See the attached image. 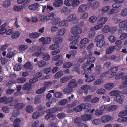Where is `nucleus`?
<instances>
[{
    "mask_svg": "<svg viewBox=\"0 0 127 127\" xmlns=\"http://www.w3.org/2000/svg\"><path fill=\"white\" fill-rule=\"evenodd\" d=\"M66 20L69 22H72L75 24L78 22L79 19L76 14H70L67 17Z\"/></svg>",
    "mask_w": 127,
    "mask_h": 127,
    "instance_id": "1",
    "label": "nucleus"
},
{
    "mask_svg": "<svg viewBox=\"0 0 127 127\" xmlns=\"http://www.w3.org/2000/svg\"><path fill=\"white\" fill-rule=\"evenodd\" d=\"M71 32L72 33L75 34H79L82 32V30L81 28L78 26L72 27L71 30Z\"/></svg>",
    "mask_w": 127,
    "mask_h": 127,
    "instance_id": "2",
    "label": "nucleus"
},
{
    "mask_svg": "<svg viewBox=\"0 0 127 127\" xmlns=\"http://www.w3.org/2000/svg\"><path fill=\"white\" fill-rule=\"evenodd\" d=\"M125 96L122 95H120L115 96L113 99L114 101L118 103L122 104L124 101Z\"/></svg>",
    "mask_w": 127,
    "mask_h": 127,
    "instance_id": "3",
    "label": "nucleus"
},
{
    "mask_svg": "<svg viewBox=\"0 0 127 127\" xmlns=\"http://www.w3.org/2000/svg\"><path fill=\"white\" fill-rule=\"evenodd\" d=\"M52 38L50 37H47L45 38L42 37L38 39V41L40 42H42L43 45L48 44H50L51 42Z\"/></svg>",
    "mask_w": 127,
    "mask_h": 127,
    "instance_id": "4",
    "label": "nucleus"
},
{
    "mask_svg": "<svg viewBox=\"0 0 127 127\" xmlns=\"http://www.w3.org/2000/svg\"><path fill=\"white\" fill-rule=\"evenodd\" d=\"M14 98L13 97H10L8 98L7 100V103L9 104L10 106H14L15 107V106L16 103L19 102L18 100L17 99H14Z\"/></svg>",
    "mask_w": 127,
    "mask_h": 127,
    "instance_id": "5",
    "label": "nucleus"
},
{
    "mask_svg": "<svg viewBox=\"0 0 127 127\" xmlns=\"http://www.w3.org/2000/svg\"><path fill=\"white\" fill-rule=\"evenodd\" d=\"M121 46H109L106 49V54L108 55L110 54L114 51L115 48H118V49L121 48Z\"/></svg>",
    "mask_w": 127,
    "mask_h": 127,
    "instance_id": "6",
    "label": "nucleus"
},
{
    "mask_svg": "<svg viewBox=\"0 0 127 127\" xmlns=\"http://www.w3.org/2000/svg\"><path fill=\"white\" fill-rule=\"evenodd\" d=\"M125 73L122 72L116 75L115 79L116 80H119L122 79L123 80L127 79V75H125Z\"/></svg>",
    "mask_w": 127,
    "mask_h": 127,
    "instance_id": "7",
    "label": "nucleus"
},
{
    "mask_svg": "<svg viewBox=\"0 0 127 127\" xmlns=\"http://www.w3.org/2000/svg\"><path fill=\"white\" fill-rule=\"evenodd\" d=\"M113 119V118L111 116L109 115H105L101 117V120L102 123H105L109 122Z\"/></svg>",
    "mask_w": 127,
    "mask_h": 127,
    "instance_id": "8",
    "label": "nucleus"
},
{
    "mask_svg": "<svg viewBox=\"0 0 127 127\" xmlns=\"http://www.w3.org/2000/svg\"><path fill=\"white\" fill-rule=\"evenodd\" d=\"M87 8V5L85 4H82L80 5L78 9V13H81L85 12Z\"/></svg>",
    "mask_w": 127,
    "mask_h": 127,
    "instance_id": "9",
    "label": "nucleus"
},
{
    "mask_svg": "<svg viewBox=\"0 0 127 127\" xmlns=\"http://www.w3.org/2000/svg\"><path fill=\"white\" fill-rule=\"evenodd\" d=\"M92 118V116L90 114H84L82 115L81 118L82 121H86L91 120Z\"/></svg>",
    "mask_w": 127,
    "mask_h": 127,
    "instance_id": "10",
    "label": "nucleus"
},
{
    "mask_svg": "<svg viewBox=\"0 0 127 127\" xmlns=\"http://www.w3.org/2000/svg\"><path fill=\"white\" fill-rule=\"evenodd\" d=\"M77 86V83L76 80L75 79H72L70 80L68 84V86L70 88H74Z\"/></svg>",
    "mask_w": 127,
    "mask_h": 127,
    "instance_id": "11",
    "label": "nucleus"
},
{
    "mask_svg": "<svg viewBox=\"0 0 127 127\" xmlns=\"http://www.w3.org/2000/svg\"><path fill=\"white\" fill-rule=\"evenodd\" d=\"M79 38V36L76 35L70 37L69 39L70 41H72L71 43H74V45H75L78 41V39Z\"/></svg>",
    "mask_w": 127,
    "mask_h": 127,
    "instance_id": "12",
    "label": "nucleus"
},
{
    "mask_svg": "<svg viewBox=\"0 0 127 127\" xmlns=\"http://www.w3.org/2000/svg\"><path fill=\"white\" fill-rule=\"evenodd\" d=\"M107 20V19L106 17H102L98 20L97 23V24L103 26L102 25L106 23Z\"/></svg>",
    "mask_w": 127,
    "mask_h": 127,
    "instance_id": "13",
    "label": "nucleus"
},
{
    "mask_svg": "<svg viewBox=\"0 0 127 127\" xmlns=\"http://www.w3.org/2000/svg\"><path fill=\"white\" fill-rule=\"evenodd\" d=\"M94 66V64H91L88 68L82 70L81 72V74L82 75H84L86 73L88 74L91 73L92 71L91 68Z\"/></svg>",
    "mask_w": 127,
    "mask_h": 127,
    "instance_id": "14",
    "label": "nucleus"
},
{
    "mask_svg": "<svg viewBox=\"0 0 127 127\" xmlns=\"http://www.w3.org/2000/svg\"><path fill=\"white\" fill-rule=\"evenodd\" d=\"M72 78V77L71 76L63 77L60 79V83H64L67 82L69 79Z\"/></svg>",
    "mask_w": 127,
    "mask_h": 127,
    "instance_id": "15",
    "label": "nucleus"
},
{
    "mask_svg": "<svg viewBox=\"0 0 127 127\" xmlns=\"http://www.w3.org/2000/svg\"><path fill=\"white\" fill-rule=\"evenodd\" d=\"M7 24L5 23L0 26V34L1 35L4 34L7 30L5 28Z\"/></svg>",
    "mask_w": 127,
    "mask_h": 127,
    "instance_id": "16",
    "label": "nucleus"
},
{
    "mask_svg": "<svg viewBox=\"0 0 127 127\" xmlns=\"http://www.w3.org/2000/svg\"><path fill=\"white\" fill-rule=\"evenodd\" d=\"M118 25L120 28L123 30L127 25V21L125 20L122 21L119 23Z\"/></svg>",
    "mask_w": 127,
    "mask_h": 127,
    "instance_id": "17",
    "label": "nucleus"
},
{
    "mask_svg": "<svg viewBox=\"0 0 127 127\" xmlns=\"http://www.w3.org/2000/svg\"><path fill=\"white\" fill-rule=\"evenodd\" d=\"M63 4V1L61 0H58L55 1L53 3V6L55 7H59Z\"/></svg>",
    "mask_w": 127,
    "mask_h": 127,
    "instance_id": "18",
    "label": "nucleus"
},
{
    "mask_svg": "<svg viewBox=\"0 0 127 127\" xmlns=\"http://www.w3.org/2000/svg\"><path fill=\"white\" fill-rule=\"evenodd\" d=\"M39 4L38 3H35L29 6V9L31 10H35L38 7Z\"/></svg>",
    "mask_w": 127,
    "mask_h": 127,
    "instance_id": "19",
    "label": "nucleus"
},
{
    "mask_svg": "<svg viewBox=\"0 0 127 127\" xmlns=\"http://www.w3.org/2000/svg\"><path fill=\"white\" fill-rule=\"evenodd\" d=\"M104 36L102 34H99L96 36L95 38L94 41L95 42H98L103 40Z\"/></svg>",
    "mask_w": 127,
    "mask_h": 127,
    "instance_id": "20",
    "label": "nucleus"
},
{
    "mask_svg": "<svg viewBox=\"0 0 127 127\" xmlns=\"http://www.w3.org/2000/svg\"><path fill=\"white\" fill-rule=\"evenodd\" d=\"M127 87V79L123 80L119 86V88L120 89H123Z\"/></svg>",
    "mask_w": 127,
    "mask_h": 127,
    "instance_id": "21",
    "label": "nucleus"
},
{
    "mask_svg": "<svg viewBox=\"0 0 127 127\" xmlns=\"http://www.w3.org/2000/svg\"><path fill=\"white\" fill-rule=\"evenodd\" d=\"M66 32V30L64 28L59 29L57 32V35L59 36H61L64 35Z\"/></svg>",
    "mask_w": 127,
    "mask_h": 127,
    "instance_id": "22",
    "label": "nucleus"
},
{
    "mask_svg": "<svg viewBox=\"0 0 127 127\" xmlns=\"http://www.w3.org/2000/svg\"><path fill=\"white\" fill-rule=\"evenodd\" d=\"M121 92L120 91L118 90H114L111 91L109 93V95L111 96H115L116 95L121 94Z\"/></svg>",
    "mask_w": 127,
    "mask_h": 127,
    "instance_id": "23",
    "label": "nucleus"
},
{
    "mask_svg": "<svg viewBox=\"0 0 127 127\" xmlns=\"http://www.w3.org/2000/svg\"><path fill=\"white\" fill-rule=\"evenodd\" d=\"M46 63L44 61L40 60L36 64V65L40 68L44 67L46 65Z\"/></svg>",
    "mask_w": 127,
    "mask_h": 127,
    "instance_id": "24",
    "label": "nucleus"
},
{
    "mask_svg": "<svg viewBox=\"0 0 127 127\" xmlns=\"http://www.w3.org/2000/svg\"><path fill=\"white\" fill-rule=\"evenodd\" d=\"M100 6V2L98 1L94 2L91 6V8L92 10L96 9Z\"/></svg>",
    "mask_w": 127,
    "mask_h": 127,
    "instance_id": "25",
    "label": "nucleus"
},
{
    "mask_svg": "<svg viewBox=\"0 0 127 127\" xmlns=\"http://www.w3.org/2000/svg\"><path fill=\"white\" fill-rule=\"evenodd\" d=\"M114 86V84L113 83H108L105 85L104 88L108 90H110L113 88Z\"/></svg>",
    "mask_w": 127,
    "mask_h": 127,
    "instance_id": "26",
    "label": "nucleus"
},
{
    "mask_svg": "<svg viewBox=\"0 0 127 127\" xmlns=\"http://www.w3.org/2000/svg\"><path fill=\"white\" fill-rule=\"evenodd\" d=\"M67 21V20H64L61 22L60 21L59 23L58 26L60 27L62 26L67 27L68 25V23Z\"/></svg>",
    "mask_w": 127,
    "mask_h": 127,
    "instance_id": "27",
    "label": "nucleus"
},
{
    "mask_svg": "<svg viewBox=\"0 0 127 127\" xmlns=\"http://www.w3.org/2000/svg\"><path fill=\"white\" fill-rule=\"evenodd\" d=\"M41 35V34L38 32H34L30 33L29 34V37L31 38L35 39Z\"/></svg>",
    "mask_w": 127,
    "mask_h": 127,
    "instance_id": "28",
    "label": "nucleus"
},
{
    "mask_svg": "<svg viewBox=\"0 0 127 127\" xmlns=\"http://www.w3.org/2000/svg\"><path fill=\"white\" fill-rule=\"evenodd\" d=\"M61 21L60 18L59 17H54L52 20L51 22L53 25H56L59 24Z\"/></svg>",
    "mask_w": 127,
    "mask_h": 127,
    "instance_id": "29",
    "label": "nucleus"
},
{
    "mask_svg": "<svg viewBox=\"0 0 127 127\" xmlns=\"http://www.w3.org/2000/svg\"><path fill=\"white\" fill-rule=\"evenodd\" d=\"M96 43V46L97 47L101 48L105 46L106 44L105 41L103 40L97 42Z\"/></svg>",
    "mask_w": 127,
    "mask_h": 127,
    "instance_id": "30",
    "label": "nucleus"
},
{
    "mask_svg": "<svg viewBox=\"0 0 127 127\" xmlns=\"http://www.w3.org/2000/svg\"><path fill=\"white\" fill-rule=\"evenodd\" d=\"M61 109L60 108L58 109L56 108H52L50 109L47 110L46 111V113L53 114V113H55L58 110H61Z\"/></svg>",
    "mask_w": 127,
    "mask_h": 127,
    "instance_id": "31",
    "label": "nucleus"
},
{
    "mask_svg": "<svg viewBox=\"0 0 127 127\" xmlns=\"http://www.w3.org/2000/svg\"><path fill=\"white\" fill-rule=\"evenodd\" d=\"M92 123L94 125H98L100 124V119L98 118H95L93 119L91 121Z\"/></svg>",
    "mask_w": 127,
    "mask_h": 127,
    "instance_id": "32",
    "label": "nucleus"
},
{
    "mask_svg": "<svg viewBox=\"0 0 127 127\" xmlns=\"http://www.w3.org/2000/svg\"><path fill=\"white\" fill-rule=\"evenodd\" d=\"M64 74L63 71L62 70L60 71L57 72L54 75V77L56 79H58L62 76Z\"/></svg>",
    "mask_w": 127,
    "mask_h": 127,
    "instance_id": "33",
    "label": "nucleus"
},
{
    "mask_svg": "<svg viewBox=\"0 0 127 127\" xmlns=\"http://www.w3.org/2000/svg\"><path fill=\"white\" fill-rule=\"evenodd\" d=\"M11 3L10 1L6 0L2 3V6L4 8H8L10 6Z\"/></svg>",
    "mask_w": 127,
    "mask_h": 127,
    "instance_id": "34",
    "label": "nucleus"
},
{
    "mask_svg": "<svg viewBox=\"0 0 127 127\" xmlns=\"http://www.w3.org/2000/svg\"><path fill=\"white\" fill-rule=\"evenodd\" d=\"M121 6L120 4L115 2L113 3L112 5V7L114 9L118 12L120 10L119 8Z\"/></svg>",
    "mask_w": 127,
    "mask_h": 127,
    "instance_id": "35",
    "label": "nucleus"
},
{
    "mask_svg": "<svg viewBox=\"0 0 127 127\" xmlns=\"http://www.w3.org/2000/svg\"><path fill=\"white\" fill-rule=\"evenodd\" d=\"M103 27V26L97 24L95 26L91 27L90 29V31H94L95 30H98L102 28Z\"/></svg>",
    "mask_w": 127,
    "mask_h": 127,
    "instance_id": "36",
    "label": "nucleus"
},
{
    "mask_svg": "<svg viewBox=\"0 0 127 127\" xmlns=\"http://www.w3.org/2000/svg\"><path fill=\"white\" fill-rule=\"evenodd\" d=\"M97 17L95 15H93L90 17L89 20L90 23H95L97 20Z\"/></svg>",
    "mask_w": 127,
    "mask_h": 127,
    "instance_id": "37",
    "label": "nucleus"
},
{
    "mask_svg": "<svg viewBox=\"0 0 127 127\" xmlns=\"http://www.w3.org/2000/svg\"><path fill=\"white\" fill-rule=\"evenodd\" d=\"M72 65V63L70 62H66L63 64V67L64 68H69Z\"/></svg>",
    "mask_w": 127,
    "mask_h": 127,
    "instance_id": "38",
    "label": "nucleus"
},
{
    "mask_svg": "<svg viewBox=\"0 0 127 127\" xmlns=\"http://www.w3.org/2000/svg\"><path fill=\"white\" fill-rule=\"evenodd\" d=\"M47 114L46 115L45 118L46 120H48L51 118H53V119H55L56 117V116L53 114L46 113Z\"/></svg>",
    "mask_w": 127,
    "mask_h": 127,
    "instance_id": "39",
    "label": "nucleus"
},
{
    "mask_svg": "<svg viewBox=\"0 0 127 127\" xmlns=\"http://www.w3.org/2000/svg\"><path fill=\"white\" fill-rule=\"evenodd\" d=\"M104 83L103 80L101 79H98L95 81L94 84L95 85H100Z\"/></svg>",
    "mask_w": 127,
    "mask_h": 127,
    "instance_id": "40",
    "label": "nucleus"
},
{
    "mask_svg": "<svg viewBox=\"0 0 127 127\" xmlns=\"http://www.w3.org/2000/svg\"><path fill=\"white\" fill-rule=\"evenodd\" d=\"M110 30L109 27L107 25H106L102 29V32L107 33L110 31Z\"/></svg>",
    "mask_w": 127,
    "mask_h": 127,
    "instance_id": "41",
    "label": "nucleus"
},
{
    "mask_svg": "<svg viewBox=\"0 0 127 127\" xmlns=\"http://www.w3.org/2000/svg\"><path fill=\"white\" fill-rule=\"evenodd\" d=\"M53 40L56 43V44H57L61 43L63 39L61 37H56L53 38Z\"/></svg>",
    "mask_w": 127,
    "mask_h": 127,
    "instance_id": "42",
    "label": "nucleus"
},
{
    "mask_svg": "<svg viewBox=\"0 0 127 127\" xmlns=\"http://www.w3.org/2000/svg\"><path fill=\"white\" fill-rule=\"evenodd\" d=\"M120 15L123 17H124L127 16V8L123 9L121 11L120 14Z\"/></svg>",
    "mask_w": 127,
    "mask_h": 127,
    "instance_id": "43",
    "label": "nucleus"
},
{
    "mask_svg": "<svg viewBox=\"0 0 127 127\" xmlns=\"http://www.w3.org/2000/svg\"><path fill=\"white\" fill-rule=\"evenodd\" d=\"M22 67V65L21 64H17L14 66V69L16 71H18L21 69Z\"/></svg>",
    "mask_w": 127,
    "mask_h": 127,
    "instance_id": "44",
    "label": "nucleus"
},
{
    "mask_svg": "<svg viewBox=\"0 0 127 127\" xmlns=\"http://www.w3.org/2000/svg\"><path fill=\"white\" fill-rule=\"evenodd\" d=\"M24 67L26 69H31L33 68V66L31 63L29 62H27L24 66Z\"/></svg>",
    "mask_w": 127,
    "mask_h": 127,
    "instance_id": "45",
    "label": "nucleus"
},
{
    "mask_svg": "<svg viewBox=\"0 0 127 127\" xmlns=\"http://www.w3.org/2000/svg\"><path fill=\"white\" fill-rule=\"evenodd\" d=\"M25 106V105L22 103H16V105L15 106V108L18 109H22Z\"/></svg>",
    "mask_w": 127,
    "mask_h": 127,
    "instance_id": "46",
    "label": "nucleus"
},
{
    "mask_svg": "<svg viewBox=\"0 0 127 127\" xmlns=\"http://www.w3.org/2000/svg\"><path fill=\"white\" fill-rule=\"evenodd\" d=\"M26 110L28 113L32 112L34 110V108L32 106L29 105L26 107Z\"/></svg>",
    "mask_w": 127,
    "mask_h": 127,
    "instance_id": "47",
    "label": "nucleus"
},
{
    "mask_svg": "<svg viewBox=\"0 0 127 127\" xmlns=\"http://www.w3.org/2000/svg\"><path fill=\"white\" fill-rule=\"evenodd\" d=\"M32 85L29 83L24 84L23 86V89L26 90H28L30 89Z\"/></svg>",
    "mask_w": 127,
    "mask_h": 127,
    "instance_id": "48",
    "label": "nucleus"
},
{
    "mask_svg": "<svg viewBox=\"0 0 127 127\" xmlns=\"http://www.w3.org/2000/svg\"><path fill=\"white\" fill-rule=\"evenodd\" d=\"M81 89L87 91L91 88V87L89 85H85L82 86L81 87Z\"/></svg>",
    "mask_w": 127,
    "mask_h": 127,
    "instance_id": "49",
    "label": "nucleus"
},
{
    "mask_svg": "<svg viewBox=\"0 0 127 127\" xmlns=\"http://www.w3.org/2000/svg\"><path fill=\"white\" fill-rule=\"evenodd\" d=\"M106 92V90L103 88H100L98 89L96 91V93L98 94H103Z\"/></svg>",
    "mask_w": 127,
    "mask_h": 127,
    "instance_id": "50",
    "label": "nucleus"
},
{
    "mask_svg": "<svg viewBox=\"0 0 127 127\" xmlns=\"http://www.w3.org/2000/svg\"><path fill=\"white\" fill-rule=\"evenodd\" d=\"M73 91L72 89L70 88H65L63 90V92L64 94H68L71 92Z\"/></svg>",
    "mask_w": 127,
    "mask_h": 127,
    "instance_id": "51",
    "label": "nucleus"
},
{
    "mask_svg": "<svg viewBox=\"0 0 127 127\" xmlns=\"http://www.w3.org/2000/svg\"><path fill=\"white\" fill-rule=\"evenodd\" d=\"M117 121L120 123L126 122L127 121V116L119 118L117 119Z\"/></svg>",
    "mask_w": 127,
    "mask_h": 127,
    "instance_id": "52",
    "label": "nucleus"
},
{
    "mask_svg": "<svg viewBox=\"0 0 127 127\" xmlns=\"http://www.w3.org/2000/svg\"><path fill=\"white\" fill-rule=\"evenodd\" d=\"M54 14L53 13L51 12L49 13L46 16L47 21L52 20L54 18Z\"/></svg>",
    "mask_w": 127,
    "mask_h": 127,
    "instance_id": "53",
    "label": "nucleus"
},
{
    "mask_svg": "<svg viewBox=\"0 0 127 127\" xmlns=\"http://www.w3.org/2000/svg\"><path fill=\"white\" fill-rule=\"evenodd\" d=\"M95 79V76H91L86 78L85 80V81L87 82H90L94 81Z\"/></svg>",
    "mask_w": 127,
    "mask_h": 127,
    "instance_id": "54",
    "label": "nucleus"
},
{
    "mask_svg": "<svg viewBox=\"0 0 127 127\" xmlns=\"http://www.w3.org/2000/svg\"><path fill=\"white\" fill-rule=\"evenodd\" d=\"M90 41V40L87 38H85L82 39L80 42L81 44H84L88 43Z\"/></svg>",
    "mask_w": 127,
    "mask_h": 127,
    "instance_id": "55",
    "label": "nucleus"
},
{
    "mask_svg": "<svg viewBox=\"0 0 127 127\" xmlns=\"http://www.w3.org/2000/svg\"><path fill=\"white\" fill-rule=\"evenodd\" d=\"M28 46L25 45H21L19 47V50L21 51H23L26 50L28 48Z\"/></svg>",
    "mask_w": 127,
    "mask_h": 127,
    "instance_id": "56",
    "label": "nucleus"
},
{
    "mask_svg": "<svg viewBox=\"0 0 127 127\" xmlns=\"http://www.w3.org/2000/svg\"><path fill=\"white\" fill-rule=\"evenodd\" d=\"M95 32L93 31L90 30L88 35V37L90 39H92L95 36Z\"/></svg>",
    "mask_w": 127,
    "mask_h": 127,
    "instance_id": "57",
    "label": "nucleus"
},
{
    "mask_svg": "<svg viewBox=\"0 0 127 127\" xmlns=\"http://www.w3.org/2000/svg\"><path fill=\"white\" fill-rule=\"evenodd\" d=\"M59 47V45L55 43L50 45L49 46V48L51 50H53L57 49Z\"/></svg>",
    "mask_w": 127,
    "mask_h": 127,
    "instance_id": "58",
    "label": "nucleus"
},
{
    "mask_svg": "<svg viewBox=\"0 0 127 127\" xmlns=\"http://www.w3.org/2000/svg\"><path fill=\"white\" fill-rule=\"evenodd\" d=\"M72 0H65L64 2V4L68 6H72Z\"/></svg>",
    "mask_w": 127,
    "mask_h": 127,
    "instance_id": "59",
    "label": "nucleus"
},
{
    "mask_svg": "<svg viewBox=\"0 0 127 127\" xmlns=\"http://www.w3.org/2000/svg\"><path fill=\"white\" fill-rule=\"evenodd\" d=\"M78 102L77 101H75L73 102V103L67 105L66 106L68 108L74 107L76 105L78 104Z\"/></svg>",
    "mask_w": 127,
    "mask_h": 127,
    "instance_id": "60",
    "label": "nucleus"
},
{
    "mask_svg": "<svg viewBox=\"0 0 127 127\" xmlns=\"http://www.w3.org/2000/svg\"><path fill=\"white\" fill-rule=\"evenodd\" d=\"M80 69L79 66L78 65H75L74 68L73 69L72 71L78 73L79 74H80Z\"/></svg>",
    "mask_w": 127,
    "mask_h": 127,
    "instance_id": "61",
    "label": "nucleus"
},
{
    "mask_svg": "<svg viewBox=\"0 0 127 127\" xmlns=\"http://www.w3.org/2000/svg\"><path fill=\"white\" fill-rule=\"evenodd\" d=\"M109 41L111 43H114L116 41V38L113 35L109 36L108 38Z\"/></svg>",
    "mask_w": 127,
    "mask_h": 127,
    "instance_id": "62",
    "label": "nucleus"
},
{
    "mask_svg": "<svg viewBox=\"0 0 127 127\" xmlns=\"http://www.w3.org/2000/svg\"><path fill=\"white\" fill-rule=\"evenodd\" d=\"M117 108V105H112L108 107V110L109 111H114Z\"/></svg>",
    "mask_w": 127,
    "mask_h": 127,
    "instance_id": "63",
    "label": "nucleus"
},
{
    "mask_svg": "<svg viewBox=\"0 0 127 127\" xmlns=\"http://www.w3.org/2000/svg\"><path fill=\"white\" fill-rule=\"evenodd\" d=\"M39 125V121L38 120H35L32 122L31 127H38Z\"/></svg>",
    "mask_w": 127,
    "mask_h": 127,
    "instance_id": "64",
    "label": "nucleus"
}]
</instances>
